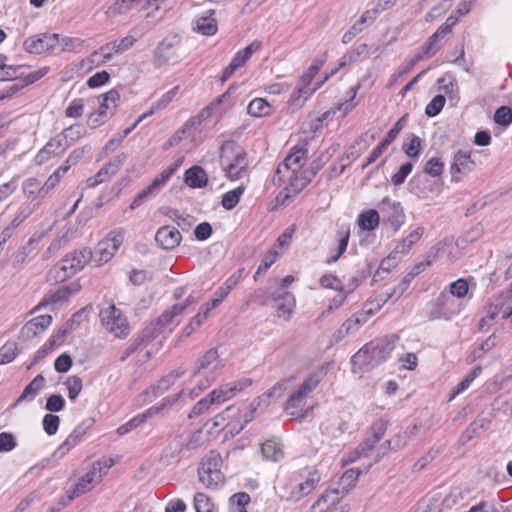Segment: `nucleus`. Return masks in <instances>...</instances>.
I'll return each instance as SVG.
<instances>
[{
	"mask_svg": "<svg viewBox=\"0 0 512 512\" xmlns=\"http://www.w3.org/2000/svg\"><path fill=\"white\" fill-rule=\"evenodd\" d=\"M18 354L15 342H7L0 348V365L12 362Z\"/></svg>",
	"mask_w": 512,
	"mask_h": 512,
	"instance_id": "e2e57ef3",
	"label": "nucleus"
},
{
	"mask_svg": "<svg viewBox=\"0 0 512 512\" xmlns=\"http://www.w3.org/2000/svg\"><path fill=\"white\" fill-rule=\"evenodd\" d=\"M52 323V316L49 314L39 315L29 320L21 329V336L24 339H31L42 334Z\"/></svg>",
	"mask_w": 512,
	"mask_h": 512,
	"instance_id": "412c9836",
	"label": "nucleus"
},
{
	"mask_svg": "<svg viewBox=\"0 0 512 512\" xmlns=\"http://www.w3.org/2000/svg\"><path fill=\"white\" fill-rule=\"evenodd\" d=\"M344 496L339 491L326 489L312 505V512H349L350 506L343 502Z\"/></svg>",
	"mask_w": 512,
	"mask_h": 512,
	"instance_id": "ddd939ff",
	"label": "nucleus"
},
{
	"mask_svg": "<svg viewBox=\"0 0 512 512\" xmlns=\"http://www.w3.org/2000/svg\"><path fill=\"white\" fill-rule=\"evenodd\" d=\"M58 44V34H39L25 39L23 48L30 54H42L54 49Z\"/></svg>",
	"mask_w": 512,
	"mask_h": 512,
	"instance_id": "dca6fc26",
	"label": "nucleus"
},
{
	"mask_svg": "<svg viewBox=\"0 0 512 512\" xmlns=\"http://www.w3.org/2000/svg\"><path fill=\"white\" fill-rule=\"evenodd\" d=\"M181 240L182 236L179 230L169 225L160 227L155 234V241L165 250L174 249L180 244Z\"/></svg>",
	"mask_w": 512,
	"mask_h": 512,
	"instance_id": "aec40b11",
	"label": "nucleus"
},
{
	"mask_svg": "<svg viewBox=\"0 0 512 512\" xmlns=\"http://www.w3.org/2000/svg\"><path fill=\"white\" fill-rule=\"evenodd\" d=\"M212 405H215L214 401H211V397L209 393L200 399L191 409V411L188 414L189 418H195L198 417L204 413H207L210 410V407Z\"/></svg>",
	"mask_w": 512,
	"mask_h": 512,
	"instance_id": "680f3d73",
	"label": "nucleus"
},
{
	"mask_svg": "<svg viewBox=\"0 0 512 512\" xmlns=\"http://www.w3.org/2000/svg\"><path fill=\"white\" fill-rule=\"evenodd\" d=\"M307 154V143L298 144L279 164L272 181L275 185H283L276 198L281 204H285L288 199L300 193L320 170L321 166L318 163L305 167Z\"/></svg>",
	"mask_w": 512,
	"mask_h": 512,
	"instance_id": "f257e3e1",
	"label": "nucleus"
},
{
	"mask_svg": "<svg viewBox=\"0 0 512 512\" xmlns=\"http://www.w3.org/2000/svg\"><path fill=\"white\" fill-rule=\"evenodd\" d=\"M244 186H239L233 190L226 192L222 196L221 205L226 210H232L239 203L242 194L244 193Z\"/></svg>",
	"mask_w": 512,
	"mask_h": 512,
	"instance_id": "6e6d98bb",
	"label": "nucleus"
},
{
	"mask_svg": "<svg viewBox=\"0 0 512 512\" xmlns=\"http://www.w3.org/2000/svg\"><path fill=\"white\" fill-rule=\"evenodd\" d=\"M359 478V472L355 469H348L341 476L337 487H332L334 491H339V494L346 496L356 485Z\"/></svg>",
	"mask_w": 512,
	"mask_h": 512,
	"instance_id": "a19ab883",
	"label": "nucleus"
},
{
	"mask_svg": "<svg viewBox=\"0 0 512 512\" xmlns=\"http://www.w3.org/2000/svg\"><path fill=\"white\" fill-rule=\"evenodd\" d=\"M143 0H116L107 10L110 18L125 15L133 10H138L142 6Z\"/></svg>",
	"mask_w": 512,
	"mask_h": 512,
	"instance_id": "c9c22d12",
	"label": "nucleus"
},
{
	"mask_svg": "<svg viewBox=\"0 0 512 512\" xmlns=\"http://www.w3.org/2000/svg\"><path fill=\"white\" fill-rule=\"evenodd\" d=\"M494 121L498 125H510L512 123V109L508 106H501L494 114Z\"/></svg>",
	"mask_w": 512,
	"mask_h": 512,
	"instance_id": "774afa93",
	"label": "nucleus"
},
{
	"mask_svg": "<svg viewBox=\"0 0 512 512\" xmlns=\"http://www.w3.org/2000/svg\"><path fill=\"white\" fill-rule=\"evenodd\" d=\"M286 385V381L277 382L267 392L256 398L257 404L262 405L263 408L268 407L283 395L286 390Z\"/></svg>",
	"mask_w": 512,
	"mask_h": 512,
	"instance_id": "ea45409f",
	"label": "nucleus"
},
{
	"mask_svg": "<svg viewBox=\"0 0 512 512\" xmlns=\"http://www.w3.org/2000/svg\"><path fill=\"white\" fill-rule=\"evenodd\" d=\"M46 379L43 375H37L23 390L21 395L17 398L16 404L23 401L33 400L39 392L45 387Z\"/></svg>",
	"mask_w": 512,
	"mask_h": 512,
	"instance_id": "58836bf2",
	"label": "nucleus"
},
{
	"mask_svg": "<svg viewBox=\"0 0 512 512\" xmlns=\"http://www.w3.org/2000/svg\"><path fill=\"white\" fill-rule=\"evenodd\" d=\"M493 303L497 306L502 318L506 319L512 315V292L500 295Z\"/></svg>",
	"mask_w": 512,
	"mask_h": 512,
	"instance_id": "5fc2aeb1",
	"label": "nucleus"
},
{
	"mask_svg": "<svg viewBox=\"0 0 512 512\" xmlns=\"http://www.w3.org/2000/svg\"><path fill=\"white\" fill-rule=\"evenodd\" d=\"M86 134L85 127L80 124H73L70 127L63 130L62 134L58 137L62 138V142L70 145V143H74L77 140H79L81 137H83Z\"/></svg>",
	"mask_w": 512,
	"mask_h": 512,
	"instance_id": "3c124183",
	"label": "nucleus"
},
{
	"mask_svg": "<svg viewBox=\"0 0 512 512\" xmlns=\"http://www.w3.org/2000/svg\"><path fill=\"white\" fill-rule=\"evenodd\" d=\"M370 312H361L348 318L332 335V342L339 343L351 333L357 331L364 324Z\"/></svg>",
	"mask_w": 512,
	"mask_h": 512,
	"instance_id": "a211bd4d",
	"label": "nucleus"
},
{
	"mask_svg": "<svg viewBox=\"0 0 512 512\" xmlns=\"http://www.w3.org/2000/svg\"><path fill=\"white\" fill-rule=\"evenodd\" d=\"M372 438H368L360 445L363 452L370 451L374 445L383 437L387 430V422L383 419L376 420L371 427Z\"/></svg>",
	"mask_w": 512,
	"mask_h": 512,
	"instance_id": "79ce46f5",
	"label": "nucleus"
},
{
	"mask_svg": "<svg viewBox=\"0 0 512 512\" xmlns=\"http://www.w3.org/2000/svg\"><path fill=\"white\" fill-rule=\"evenodd\" d=\"M104 63H106V61L98 49V50H95L94 52H92L86 58L81 60L80 68L83 70H91L94 67H98Z\"/></svg>",
	"mask_w": 512,
	"mask_h": 512,
	"instance_id": "0e129e2a",
	"label": "nucleus"
},
{
	"mask_svg": "<svg viewBox=\"0 0 512 512\" xmlns=\"http://www.w3.org/2000/svg\"><path fill=\"white\" fill-rule=\"evenodd\" d=\"M99 108L98 112L100 116L112 117L120 103V93L116 89H111L105 94L98 97Z\"/></svg>",
	"mask_w": 512,
	"mask_h": 512,
	"instance_id": "cd10ccee",
	"label": "nucleus"
},
{
	"mask_svg": "<svg viewBox=\"0 0 512 512\" xmlns=\"http://www.w3.org/2000/svg\"><path fill=\"white\" fill-rule=\"evenodd\" d=\"M259 408H263L262 405H258L256 399L249 404V406L245 407L244 410L240 408V413L236 414V417L233 418L234 425L231 428L235 430L237 433L240 432L249 422H251L255 416L256 411Z\"/></svg>",
	"mask_w": 512,
	"mask_h": 512,
	"instance_id": "473e14b6",
	"label": "nucleus"
},
{
	"mask_svg": "<svg viewBox=\"0 0 512 512\" xmlns=\"http://www.w3.org/2000/svg\"><path fill=\"white\" fill-rule=\"evenodd\" d=\"M424 232V227L417 226L405 238L398 241L392 250V258H395V255L401 257L407 255L412 247L421 240Z\"/></svg>",
	"mask_w": 512,
	"mask_h": 512,
	"instance_id": "393cba45",
	"label": "nucleus"
},
{
	"mask_svg": "<svg viewBox=\"0 0 512 512\" xmlns=\"http://www.w3.org/2000/svg\"><path fill=\"white\" fill-rule=\"evenodd\" d=\"M220 165L227 179L239 180L248 174V155L240 145L224 142L220 148Z\"/></svg>",
	"mask_w": 512,
	"mask_h": 512,
	"instance_id": "39448f33",
	"label": "nucleus"
},
{
	"mask_svg": "<svg viewBox=\"0 0 512 512\" xmlns=\"http://www.w3.org/2000/svg\"><path fill=\"white\" fill-rule=\"evenodd\" d=\"M380 223L379 213L375 209H369L359 214L357 224L363 231H373Z\"/></svg>",
	"mask_w": 512,
	"mask_h": 512,
	"instance_id": "c03bdc74",
	"label": "nucleus"
},
{
	"mask_svg": "<svg viewBox=\"0 0 512 512\" xmlns=\"http://www.w3.org/2000/svg\"><path fill=\"white\" fill-rule=\"evenodd\" d=\"M185 183L191 188H203L208 183V175L201 166H193L185 171Z\"/></svg>",
	"mask_w": 512,
	"mask_h": 512,
	"instance_id": "f704fd0d",
	"label": "nucleus"
},
{
	"mask_svg": "<svg viewBox=\"0 0 512 512\" xmlns=\"http://www.w3.org/2000/svg\"><path fill=\"white\" fill-rule=\"evenodd\" d=\"M218 351L214 348L208 350L200 357L192 371L188 372V379L192 388H183L177 393V399H195L206 390L216 379L221 369Z\"/></svg>",
	"mask_w": 512,
	"mask_h": 512,
	"instance_id": "f03ea898",
	"label": "nucleus"
},
{
	"mask_svg": "<svg viewBox=\"0 0 512 512\" xmlns=\"http://www.w3.org/2000/svg\"><path fill=\"white\" fill-rule=\"evenodd\" d=\"M37 209V203L32 202H22L18 205L16 211L14 212L13 218L10 223L19 227L26 219H28L33 212Z\"/></svg>",
	"mask_w": 512,
	"mask_h": 512,
	"instance_id": "49530a36",
	"label": "nucleus"
},
{
	"mask_svg": "<svg viewBox=\"0 0 512 512\" xmlns=\"http://www.w3.org/2000/svg\"><path fill=\"white\" fill-rule=\"evenodd\" d=\"M444 170V163L439 157H432L424 166V172L432 177H438Z\"/></svg>",
	"mask_w": 512,
	"mask_h": 512,
	"instance_id": "69168bd1",
	"label": "nucleus"
},
{
	"mask_svg": "<svg viewBox=\"0 0 512 512\" xmlns=\"http://www.w3.org/2000/svg\"><path fill=\"white\" fill-rule=\"evenodd\" d=\"M126 153H120L106 163L98 172L86 180V188H95L96 186L109 181L118 173L127 160Z\"/></svg>",
	"mask_w": 512,
	"mask_h": 512,
	"instance_id": "4468645a",
	"label": "nucleus"
},
{
	"mask_svg": "<svg viewBox=\"0 0 512 512\" xmlns=\"http://www.w3.org/2000/svg\"><path fill=\"white\" fill-rule=\"evenodd\" d=\"M67 144L62 142V138L55 137L48 141L46 145L36 154L35 163L42 165L52 157L62 154L66 150Z\"/></svg>",
	"mask_w": 512,
	"mask_h": 512,
	"instance_id": "a878e982",
	"label": "nucleus"
},
{
	"mask_svg": "<svg viewBox=\"0 0 512 512\" xmlns=\"http://www.w3.org/2000/svg\"><path fill=\"white\" fill-rule=\"evenodd\" d=\"M230 90L229 88L226 92L216 97L214 100H212L207 106L202 108L195 116L197 119L203 123L210 119L214 115H218L221 117L225 110L221 108V106L226 102V100L230 96Z\"/></svg>",
	"mask_w": 512,
	"mask_h": 512,
	"instance_id": "bb28decb",
	"label": "nucleus"
},
{
	"mask_svg": "<svg viewBox=\"0 0 512 512\" xmlns=\"http://www.w3.org/2000/svg\"><path fill=\"white\" fill-rule=\"evenodd\" d=\"M378 50L376 45H368L367 43L356 44L349 54L350 61H357L358 59H368L373 53Z\"/></svg>",
	"mask_w": 512,
	"mask_h": 512,
	"instance_id": "864d4df0",
	"label": "nucleus"
},
{
	"mask_svg": "<svg viewBox=\"0 0 512 512\" xmlns=\"http://www.w3.org/2000/svg\"><path fill=\"white\" fill-rule=\"evenodd\" d=\"M463 309V301L455 299L453 295L444 290L431 302L429 317L433 320L448 321L458 316Z\"/></svg>",
	"mask_w": 512,
	"mask_h": 512,
	"instance_id": "9d476101",
	"label": "nucleus"
},
{
	"mask_svg": "<svg viewBox=\"0 0 512 512\" xmlns=\"http://www.w3.org/2000/svg\"><path fill=\"white\" fill-rule=\"evenodd\" d=\"M322 378V372L310 374L299 388L293 392L284 404V410L287 414L295 417H303L307 396L316 389Z\"/></svg>",
	"mask_w": 512,
	"mask_h": 512,
	"instance_id": "0eeeda50",
	"label": "nucleus"
},
{
	"mask_svg": "<svg viewBox=\"0 0 512 512\" xmlns=\"http://www.w3.org/2000/svg\"><path fill=\"white\" fill-rule=\"evenodd\" d=\"M261 48V42L253 41L244 49L238 51L230 62V65L236 70L244 66L245 63L252 57V55Z\"/></svg>",
	"mask_w": 512,
	"mask_h": 512,
	"instance_id": "37998d69",
	"label": "nucleus"
},
{
	"mask_svg": "<svg viewBox=\"0 0 512 512\" xmlns=\"http://www.w3.org/2000/svg\"><path fill=\"white\" fill-rule=\"evenodd\" d=\"M382 210L388 214V221L393 230L398 231L404 224L405 218L401 204L386 197L382 200Z\"/></svg>",
	"mask_w": 512,
	"mask_h": 512,
	"instance_id": "b1692460",
	"label": "nucleus"
},
{
	"mask_svg": "<svg viewBox=\"0 0 512 512\" xmlns=\"http://www.w3.org/2000/svg\"><path fill=\"white\" fill-rule=\"evenodd\" d=\"M445 243L439 242L436 245H434L430 251L427 253L426 258L424 261L416 264L412 269L413 275H418L421 272H423L427 267H429L433 262L436 261L439 253L444 250Z\"/></svg>",
	"mask_w": 512,
	"mask_h": 512,
	"instance_id": "09e8293b",
	"label": "nucleus"
},
{
	"mask_svg": "<svg viewBox=\"0 0 512 512\" xmlns=\"http://www.w3.org/2000/svg\"><path fill=\"white\" fill-rule=\"evenodd\" d=\"M99 317L105 330L115 337L125 338L129 335L130 327L127 318L114 304L103 307Z\"/></svg>",
	"mask_w": 512,
	"mask_h": 512,
	"instance_id": "9b49d317",
	"label": "nucleus"
},
{
	"mask_svg": "<svg viewBox=\"0 0 512 512\" xmlns=\"http://www.w3.org/2000/svg\"><path fill=\"white\" fill-rule=\"evenodd\" d=\"M272 299L279 301L277 304V316L289 320L295 307L294 296L289 292H284L281 295L273 296Z\"/></svg>",
	"mask_w": 512,
	"mask_h": 512,
	"instance_id": "4c0bfd02",
	"label": "nucleus"
},
{
	"mask_svg": "<svg viewBox=\"0 0 512 512\" xmlns=\"http://www.w3.org/2000/svg\"><path fill=\"white\" fill-rule=\"evenodd\" d=\"M113 465L114 461L111 458L95 462L91 469L79 479L74 488L68 492V498L72 500L92 490L96 484L101 482L103 476Z\"/></svg>",
	"mask_w": 512,
	"mask_h": 512,
	"instance_id": "1a4fd4ad",
	"label": "nucleus"
},
{
	"mask_svg": "<svg viewBox=\"0 0 512 512\" xmlns=\"http://www.w3.org/2000/svg\"><path fill=\"white\" fill-rule=\"evenodd\" d=\"M240 413V407L236 405L228 406L224 411L217 414L213 419L209 420L206 425H210V430H213L214 433H218L222 431L225 427L229 425H234L233 418L236 417V414Z\"/></svg>",
	"mask_w": 512,
	"mask_h": 512,
	"instance_id": "5701e85b",
	"label": "nucleus"
},
{
	"mask_svg": "<svg viewBox=\"0 0 512 512\" xmlns=\"http://www.w3.org/2000/svg\"><path fill=\"white\" fill-rule=\"evenodd\" d=\"M41 235H33L28 242L23 245L15 254V262L22 264L30 253L35 249V246L41 241Z\"/></svg>",
	"mask_w": 512,
	"mask_h": 512,
	"instance_id": "13d9d810",
	"label": "nucleus"
},
{
	"mask_svg": "<svg viewBox=\"0 0 512 512\" xmlns=\"http://www.w3.org/2000/svg\"><path fill=\"white\" fill-rule=\"evenodd\" d=\"M214 11L210 10L197 17L193 23V30L204 36H213L217 33L218 22L213 17Z\"/></svg>",
	"mask_w": 512,
	"mask_h": 512,
	"instance_id": "c85d7f7f",
	"label": "nucleus"
},
{
	"mask_svg": "<svg viewBox=\"0 0 512 512\" xmlns=\"http://www.w3.org/2000/svg\"><path fill=\"white\" fill-rule=\"evenodd\" d=\"M81 289V285L79 282L74 281L65 286L60 287L55 293H53L48 299H44L39 305H37L34 310H38L41 306L47 305L49 303H57L59 301H63L69 298L72 294L79 292Z\"/></svg>",
	"mask_w": 512,
	"mask_h": 512,
	"instance_id": "2f4dec72",
	"label": "nucleus"
},
{
	"mask_svg": "<svg viewBox=\"0 0 512 512\" xmlns=\"http://www.w3.org/2000/svg\"><path fill=\"white\" fill-rule=\"evenodd\" d=\"M319 482L320 474L317 471L309 472L307 478L292 489L287 500L298 501L309 495L317 487Z\"/></svg>",
	"mask_w": 512,
	"mask_h": 512,
	"instance_id": "4be33fe9",
	"label": "nucleus"
},
{
	"mask_svg": "<svg viewBox=\"0 0 512 512\" xmlns=\"http://www.w3.org/2000/svg\"><path fill=\"white\" fill-rule=\"evenodd\" d=\"M194 302V298L189 296L185 299L183 304H175L171 309L164 311L156 322L144 328L141 335L128 348L127 355H130L142 345L148 346L150 342L157 339L161 334L171 332L179 324V316Z\"/></svg>",
	"mask_w": 512,
	"mask_h": 512,
	"instance_id": "7ed1b4c3",
	"label": "nucleus"
},
{
	"mask_svg": "<svg viewBox=\"0 0 512 512\" xmlns=\"http://www.w3.org/2000/svg\"><path fill=\"white\" fill-rule=\"evenodd\" d=\"M360 85L361 83L359 82L357 85L352 86L349 89L350 98L340 103L337 107L323 113L321 117L318 118V121L321 122L327 119L330 114H335L336 112H340L342 116L348 114L356 106L355 97Z\"/></svg>",
	"mask_w": 512,
	"mask_h": 512,
	"instance_id": "e433bc0d",
	"label": "nucleus"
},
{
	"mask_svg": "<svg viewBox=\"0 0 512 512\" xmlns=\"http://www.w3.org/2000/svg\"><path fill=\"white\" fill-rule=\"evenodd\" d=\"M89 426H85L84 423L78 425L66 440L55 450L54 457H63L72 447H74L80 438L86 433Z\"/></svg>",
	"mask_w": 512,
	"mask_h": 512,
	"instance_id": "72a5a7b5",
	"label": "nucleus"
},
{
	"mask_svg": "<svg viewBox=\"0 0 512 512\" xmlns=\"http://www.w3.org/2000/svg\"><path fill=\"white\" fill-rule=\"evenodd\" d=\"M482 372L481 366H476L465 378L456 386L449 397V401L453 400L457 395L467 390L471 383L478 377Z\"/></svg>",
	"mask_w": 512,
	"mask_h": 512,
	"instance_id": "4d7b16f0",
	"label": "nucleus"
},
{
	"mask_svg": "<svg viewBox=\"0 0 512 512\" xmlns=\"http://www.w3.org/2000/svg\"><path fill=\"white\" fill-rule=\"evenodd\" d=\"M222 458L219 453L211 451L203 458L198 469L199 481L209 489H218L225 482L221 471Z\"/></svg>",
	"mask_w": 512,
	"mask_h": 512,
	"instance_id": "6e6552de",
	"label": "nucleus"
},
{
	"mask_svg": "<svg viewBox=\"0 0 512 512\" xmlns=\"http://www.w3.org/2000/svg\"><path fill=\"white\" fill-rule=\"evenodd\" d=\"M271 105L264 98L253 99L247 107V112L253 117H264L271 113Z\"/></svg>",
	"mask_w": 512,
	"mask_h": 512,
	"instance_id": "8fccbe9b",
	"label": "nucleus"
},
{
	"mask_svg": "<svg viewBox=\"0 0 512 512\" xmlns=\"http://www.w3.org/2000/svg\"><path fill=\"white\" fill-rule=\"evenodd\" d=\"M44 186L36 178H28L23 183V192L27 196L26 202L37 203V207L40 202L47 196V193L43 191Z\"/></svg>",
	"mask_w": 512,
	"mask_h": 512,
	"instance_id": "c756f323",
	"label": "nucleus"
},
{
	"mask_svg": "<svg viewBox=\"0 0 512 512\" xmlns=\"http://www.w3.org/2000/svg\"><path fill=\"white\" fill-rule=\"evenodd\" d=\"M194 506L197 512H213L214 506L210 499L204 493H196L194 496Z\"/></svg>",
	"mask_w": 512,
	"mask_h": 512,
	"instance_id": "338daca9",
	"label": "nucleus"
},
{
	"mask_svg": "<svg viewBox=\"0 0 512 512\" xmlns=\"http://www.w3.org/2000/svg\"><path fill=\"white\" fill-rule=\"evenodd\" d=\"M177 168L178 164H174L164 169L158 176L155 177V179L147 188H145L144 190L137 194V196L131 203L130 208L135 209L143 202V200L146 197L158 193L164 187L166 182L171 178V176L175 173Z\"/></svg>",
	"mask_w": 512,
	"mask_h": 512,
	"instance_id": "2eb2a0df",
	"label": "nucleus"
},
{
	"mask_svg": "<svg viewBox=\"0 0 512 512\" xmlns=\"http://www.w3.org/2000/svg\"><path fill=\"white\" fill-rule=\"evenodd\" d=\"M444 36L442 34H439V32L436 30L435 33H433L426 43L422 46V55H419L417 57V60L425 58H430L433 55L436 54V52L440 49V40L443 39Z\"/></svg>",
	"mask_w": 512,
	"mask_h": 512,
	"instance_id": "603ef678",
	"label": "nucleus"
},
{
	"mask_svg": "<svg viewBox=\"0 0 512 512\" xmlns=\"http://www.w3.org/2000/svg\"><path fill=\"white\" fill-rule=\"evenodd\" d=\"M91 257L92 251L87 248L66 255L49 270L47 274L48 280L53 283L64 282L78 271L82 270Z\"/></svg>",
	"mask_w": 512,
	"mask_h": 512,
	"instance_id": "423d86ee",
	"label": "nucleus"
},
{
	"mask_svg": "<svg viewBox=\"0 0 512 512\" xmlns=\"http://www.w3.org/2000/svg\"><path fill=\"white\" fill-rule=\"evenodd\" d=\"M350 237V228L349 226H342L336 233L337 238V248L331 249L330 256L327 258L326 262L328 264L336 262L346 251L348 242Z\"/></svg>",
	"mask_w": 512,
	"mask_h": 512,
	"instance_id": "7c9ffc66",
	"label": "nucleus"
},
{
	"mask_svg": "<svg viewBox=\"0 0 512 512\" xmlns=\"http://www.w3.org/2000/svg\"><path fill=\"white\" fill-rule=\"evenodd\" d=\"M475 163L471 158V152L458 150L450 166L452 181L460 182L461 176L470 173L474 169Z\"/></svg>",
	"mask_w": 512,
	"mask_h": 512,
	"instance_id": "f3484780",
	"label": "nucleus"
},
{
	"mask_svg": "<svg viewBox=\"0 0 512 512\" xmlns=\"http://www.w3.org/2000/svg\"><path fill=\"white\" fill-rule=\"evenodd\" d=\"M399 337L395 334L372 340L352 356V363L374 367L388 359Z\"/></svg>",
	"mask_w": 512,
	"mask_h": 512,
	"instance_id": "20e7f679",
	"label": "nucleus"
},
{
	"mask_svg": "<svg viewBox=\"0 0 512 512\" xmlns=\"http://www.w3.org/2000/svg\"><path fill=\"white\" fill-rule=\"evenodd\" d=\"M64 384L68 390L69 399L74 401L82 391V388H83L82 379L77 375H72L66 379Z\"/></svg>",
	"mask_w": 512,
	"mask_h": 512,
	"instance_id": "052dcab7",
	"label": "nucleus"
},
{
	"mask_svg": "<svg viewBox=\"0 0 512 512\" xmlns=\"http://www.w3.org/2000/svg\"><path fill=\"white\" fill-rule=\"evenodd\" d=\"M175 385L182 386V389L190 388L189 386L192 385L188 379V372L182 367L171 371L163 377L158 382L157 389L159 393H164Z\"/></svg>",
	"mask_w": 512,
	"mask_h": 512,
	"instance_id": "6ab92c4d",
	"label": "nucleus"
},
{
	"mask_svg": "<svg viewBox=\"0 0 512 512\" xmlns=\"http://www.w3.org/2000/svg\"><path fill=\"white\" fill-rule=\"evenodd\" d=\"M186 447V439L182 436L173 438L166 446L162 453V459L166 462H170L180 456Z\"/></svg>",
	"mask_w": 512,
	"mask_h": 512,
	"instance_id": "a18cd8bd",
	"label": "nucleus"
},
{
	"mask_svg": "<svg viewBox=\"0 0 512 512\" xmlns=\"http://www.w3.org/2000/svg\"><path fill=\"white\" fill-rule=\"evenodd\" d=\"M261 452L266 460L278 461L283 457L281 445L276 439H269L262 443Z\"/></svg>",
	"mask_w": 512,
	"mask_h": 512,
	"instance_id": "de8ad7c7",
	"label": "nucleus"
},
{
	"mask_svg": "<svg viewBox=\"0 0 512 512\" xmlns=\"http://www.w3.org/2000/svg\"><path fill=\"white\" fill-rule=\"evenodd\" d=\"M446 291L453 295L455 299L462 301L469 291L468 282L464 278H459L456 281L450 283L448 290Z\"/></svg>",
	"mask_w": 512,
	"mask_h": 512,
	"instance_id": "bf43d9fd",
	"label": "nucleus"
},
{
	"mask_svg": "<svg viewBox=\"0 0 512 512\" xmlns=\"http://www.w3.org/2000/svg\"><path fill=\"white\" fill-rule=\"evenodd\" d=\"M124 241V233L120 230L110 232L105 238L98 242L90 260L96 266L107 263L118 251Z\"/></svg>",
	"mask_w": 512,
	"mask_h": 512,
	"instance_id": "f8f14e48",
	"label": "nucleus"
}]
</instances>
